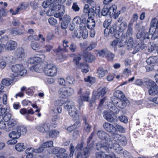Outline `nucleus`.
<instances>
[{
  "label": "nucleus",
  "instance_id": "f257e3e1",
  "mask_svg": "<svg viewBox=\"0 0 158 158\" xmlns=\"http://www.w3.org/2000/svg\"><path fill=\"white\" fill-rule=\"evenodd\" d=\"M97 134L100 139L105 140L103 143L97 144L96 148L98 150L108 152L109 149L113 148L117 153H122L123 150L119 144L112 141L111 140V137L106 132L98 130Z\"/></svg>",
  "mask_w": 158,
  "mask_h": 158
},
{
  "label": "nucleus",
  "instance_id": "f03ea898",
  "mask_svg": "<svg viewBox=\"0 0 158 158\" xmlns=\"http://www.w3.org/2000/svg\"><path fill=\"white\" fill-rule=\"evenodd\" d=\"M64 107L67 110L69 115L73 119L76 120L79 119L78 113L76 108L72 102H66L64 105Z\"/></svg>",
  "mask_w": 158,
  "mask_h": 158
},
{
  "label": "nucleus",
  "instance_id": "7ed1b4c3",
  "mask_svg": "<svg viewBox=\"0 0 158 158\" xmlns=\"http://www.w3.org/2000/svg\"><path fill=\"white\" fill-rule=\"evenodd\" d=\"M11 69L13 73L11 75V77L13 78L18 77L19 76H24L27 73V70L22 64H17L13 65L11 67Z\"/></svg>",
  "mask_w": 158,
  "mask_h": 158
},
{
  "label": "nucleus",
  "instance_id": "20e7f679",
  "mask_svg": "<svg viewBox=\"0 0 158 158\" xmlns=\"http://www.w3.org/2000/svg\"><path fill=\"white\" fill-rule=\"evenodd\" d=\"M84 143L81 142L78 143L76 147V150L77 152V158H87L89 155L90 148L86 147L83 149Z\"/></svg>",
  "mask_w": 158,
  "mask_h": 158
},
{
  "label": "nucleus",
  "instance_id": "39448f33",
  "mask_svg": "<svg viewBox=\"0 0 158 158\" xmlns=\"http://www.w3.org/2000/svg\"><path fill=\"white\" fill-rule=\"evenodd\" d=\"M57 68L53 64H48L47 65L44 69L45 74L49 76L53 77L57 75Z\"/></svg>",
  "mask_w": 158,
  "mask_h": 158
},
{
  "label": "nucleus",
  "instance_id": "423d86ee",
  "mask_svg": "<svg viewBox=\"0 0 158 158\" xmlns=\"http://www.w3.org/2000/svg\"><path fill=\"white\" fill-rule=\"evenodd\" d=\"M58 92L60 96L64 98L72 94L74 92V90L71 87H63L59 89Z\"/></svg>",
  "mask_w": 158,
  "mask_h": 158
},
{
  "label": "nucleus",
  "instance_id": "0eeeda50",
  "mask_svg": "<svg viewBox=\"0 0 158 158\" xmlns=\"http://www.w3.org/2000/svg\"><path fill=\"white\" fill-rule=\"evenodd\" d=\"M147 85L149 87L148 92L150 95H158V87L154 82L151 80H149L147 82Z\"/></svg>",
  "mask_w": 158,
  "mask_h": 158
},
{
  "label": "nucleus",
  "instance_id": "6e6552de",
  "mask_svg": "<svg viewBox=\"0 0 158 158\" xmlns=\"http://www.w3.org/2000/svg\"><path fill=\"white\" fill-rule=\"evenodd\" d=\"M80 28V29L78 31H74V36L78 38L82 36L83 39H86L88 37V31L85 28V25H84L82 27Z\"/></svg>",
  "mask_w": 158,
  "mask_h": 158
},
{
  "label": "nucleus",
  "instance_id": "1a4fd4ad",
  "mask_svg": "<svg viewBox=\"0 0 158 158\" xmlns=\"http://www.w3.org/2000/svg\"><path fill=\"white\" fill-rule=\"evenodd\" d=\"M114 103L119 108L123 109L129 103V101L127 98H125L123 99H117Z\"/></svg>",
  "mask_w": 158,
  "mask_h": 158
},
{
  "label": "nucleus",
  "instance_id": "9d476101",
  "mask_svg": "<svg viewBox=\"0 0 158 158\" xmlns=\"http://www.w3.org/2000/svg\"><path fill=\"white\" fill-rule=\"evenodd\" d=\"M107 91V89L105 88H100L97 90V92H94L93 96H95V99H98L101 97L104 96Z\"/></svg>",
  "mask_w": 158,
  "mask_h": 158
},
{
  "label": "nucleus",
  "instance_id": "9b49d317",
  "mask_svg": "<svg viewBox=\"0 0 158 158\" xmlns=\"http://www.w3.org/2000/svg\"><path fill=\"white\" fill-rule=\"evenodd\" d=\"M103 115L105 119L110 122H114L116 118V116L115 114L111 112L105 111L103 113Z\"/></svg>",
  "mask_w": 158,
  "mask_h": 158
},
{
  "label": "nucleus",
  "instance_id": "f8f14e48",
  "mask_svg": "<svg viewBox=\"0 0 158 158\" xmlns=\"http://www.w3.org/2000/svg\"><path fill=\"white\" fill-rule=\"evenodd\" d=\"M26 56L24 50L22 48H18L15 52V56L17 59H23Z\"/></svg>",
  "mask_w": 158,
  "mask_h": 158
},
{
  "label": "nucleus",
  "instance_id": "ddd939ff",
  "mask_svg": "<svg viewBox=\"0 0 158 158\" xmlns=\"http://www.w3.org/2000/svg\"><path fill=\"white\" fill-rule=\"evenodd\" d=\"M128 40L127 44V48L128 49L131 48L134 49V51L133 52V53H136L139 50V46L138 45L135 47L133 45V38L132 37L128 38Z\"/></svg>",
  "mask_w": 158,
  "mask_h": 158
},
{
  "label": "nucleus",
  "instance_id": "4468645a",
  "mask_svg": "<svg viewBox=\"0 0 158 158\" xmlns=\"http://www.w3.org/2000/svg\"><path fill=\"white\" fill-rule=\"evenodd\" d=\"M150 29H145L142 31H139L137 33L136 36L138 39L142 38L143 39H149V34L148 32L149 31Z\"/></svg>",
  "mask_w": 158,
  "mask_h": 158
},
{
  "label": "nucleus",
  "instance_id": "2eb2a0df",
  "mask_svg": "<svg viewBox=\"0 0 158 158\" xmlns=\"http://www.w3.org/2000/svg\"><path fill=\"white\" fill-rule=\"evenodd\" d=\"M103 127L106 130L111 133H117V130L115 127L108 123H105L103 125Z\"/></svg>",
  "mask_w": 158,
  "mask_h": 158
},
{
  "label": "nucleus",
  "instance_id": "dca6fc26",
  "mask_svg": "<svg viewBox=\"0 0 158 158\" xmlns=\"http://www.w3.org/2000/svg\"><path fill=\"white\" fill-rule=\"evenodd\" d=\"M113 0H104L103 3L105 4L104 7L102 10H116L117 9V6L115 5H112L110 7L108 4L110 2L112 1Z\"/></svg>",
  "mask_w": 158,
  "mask_h": 158
},
{
  "label": "nucleus",
  "instance_id": "f3484780",
  "mask_svg": "<svg viewBox=\"0 0 158 158\" xmlns=\"http://www.w3.org/2000/svg\"><path fill=\"white\" fill-rule=\"evenodd\" d=\"M132 28H128L127 31L126 35L123 36L122 37L123 42V44H125L126 42L127 41L128 38L131 37V36L132 35Z\"/></svg>",
  "mask_w": 158,
  "mask_h": 158
},
{
  "label": "nucleus",
  "instance_id": "a211bd4d",
  "mask_svg": "<svg viewBox=\"0 0 158 158\" xmlns=\"http://www.w3.org/2000/svg\"><path fill=\"white\" fill-rule=\"evenodd\" d=\"M123 40L122 38H121L120 40L119 41L118 39L114 40L111 43V45L112 47L114 48V49L116 48L117 46L118 47H121L123 46L125 44H123Z\"/></svg>",
  "mask_w": 158,
  "mask_h": 158
},
{
  "label": "nucleus",
  "instance_id": "6ab92c4d",
  "mask_svg": "<svg viewBox=\"0 0 158 158\" xmlns=\"http://www.w3.org/2000/svg\"><path fill=\"white\" fill-rule=\"evenodd\" d=\"M17 46V44L14 41H10L7 43L5 45L6 49L9 50L14 49Z\"/></svg>",
  "mask_w": 158,
  "mask_h": 158
},
{
  "label": "nucleus",
  "instance_id": "aec40b11",
  "mask_svg": "<svg viewBox=\"0 0 158 158\" xmlns=\"http://www.w3.org/2000/svg\"><path fill=\"white\" fill-rule=\"evenodd\" d=\"M91 18H88L87 21V27L90 29H93L95 25V20L93 18H92L91 16Z\"/></svg>",
  "mask_w": 158,
  "mask_h": 158
},
{
  "label": "nucleus",
  "instance_id": "412c9836",
  "mask_svg": "<svg viewBox=\"0 0 158 158\" xmlns=\"http://www.w3.org/2000/svg\"><path fill=\"white\" fill-rule=\"evenodd\" d=\"M8 136L11 139H18L20 137V132H19L17 129L15 131L10 132L8 135Z\"/></svg>",
  "mask_w": 158,
  "mask_h": 158
},
{
  "label": "nucleus",
  "instance_id": "4be33fe9",
  "mask_svg": "<svg viewBox=\"0 0 158 158\" xmlns=\"http://www.w3.org/2000/svg\"><path fill=\"white\" fill-rule=\"evenodd\" d=\"M90 94L89 92L86 93L85 95L80 96L78 98L79 102L81 105L83 101H88L89 100V95Z\"/></svg>",
  "mask_w": 158,
  "mask_h": 158
},
{
  "label": "nucleus",
  "instance_id": "5701e85b",
  "mask_svg": "<svg viewBox=\"0 0 158 158\" xmlns=\"http://www.w3.org/2000/svg\"><path fill=\"white\" fill-rule=\"evenodd\" d=\"M157 58L156 56L151 57L147 60V63L148 64L152 65V66H154L157 62Z\"/></svg>",
  "mask_w": 158,
  "mask_h": 158
},
{
  "label": "nucleus",
  "instance_id": "b1692460",
  "mask_svg": "<svg viewBox=\"0 0 158 158\" xmlns=\"http://www.w3.org/2000/svg\"><path fill=\"white\" fill-rule=\"evenodd\" d=\"M108 73V71L105 69H104L102 68H99L97 70V73L98 74V77L100 78L103 77L105 74Z\"/></svg>",
  "mask_w": 158,
  "mask_h": 158
},
{
  "label": "nucleus",
  "instance_id": "393cba45",
  "mask_svg": "<svg viewBox=\"0 0 158 158\" xmlns=\"http://www.w3.org/2000/svg\"><path fill=\"white\" fill-rule=\"evenodd\" d=\"M114 95L115 97L118 98L117 99H123L126 98L123 92L120 90L115 91L114 93Z\"/></svg>",
  "mask_w": 158,
  "mask_h": 158
},
{
  "label": "nucleus",
  "instance_id": "a878e982",
  "mask_svg": "<svg viewBox=\"0 0 158 158\" xmlns=\"http://www.w3.org/2000/svg\"><path fill=\"white\" fill-rule=\"evenodd\" d=\"M17 123L16 120L14 118H11L7 122V125L8 128H9L10 131L11 129L17 124Z\"/></svg>",
  "mask_w": 158,
  "mask_h": 158
},
{
  "label": "nucleus",
  "instance_id": "bb28decb",
  "mask_svg": "<svg viewBox=\"0 0 158 158\" xmlns=\"http://www.w3.org/2000/svg\"><path fill=\"white\" fill-rule=\"evenodd\" d=\"M26 147L23 143H19L17 144L15 146V149L19 152L23 151L26 148Z\"/></svg>",
  "mask_w": 158,
  "mask_h": 158
},
{
  "label": "nucleus",
  "instance_id": "cd10ccee",
  "mask_svg": "<svg viewBox=\"0 0 158 158\" xmlns=\"http://www.w3.org/2000/svg\"><path fill=\"white\" fill-rule=\"evenodd\" d=\"M31 48L34 50L37 51L39 50L41 48L40 43L37 42H32L30 44Z\"/></svg>",
  "mask_w": 158,
  "mask_h": 158
},
{
  "label": "nucleus",
  "instance_id": "c85d7f7f",
  "mask_svg": "<svg viewBox=\"0 0 158 158\" xmlns=\"http://www.w3.org/2000/svg\"><path fill=\"white\" fill-rule=\"evenodd\" d=\"M79 67L81 69V71L83 73H86L89 71L88 65L86 64L81 63Z\"/></svg>",
  "mask_w": 158,
  "mask_h": 158
},
{
  "label": "nucleus",
  "instance_id": "c756f323",
  "mask_svg": "<svg viewBox=\"0 0 158 158\" xmlns=\"http://www.w3.org/2000/svg\"><path fill=\"white\" fill-rule=\"evenodd\" d=\"M95 59V56L90 53H88L85 57V59L86 61L88 62H91Z\"/></svg>",
  "mask_w": 158,
  "mask_h": 158
},
{
  "label": "nucleus",
  "instance_id": "7c9ffc66",
  "mask_svg": "<svg viewBox=\"0 0 158 158\" xmlns=\"http://www.w3.org/2000/svg\"><path fill=\"white\" fill-rule=\"evenodd\" d=\"M108 50L106 48H104L103 49L99 51L98 52V55L99 56H102L106 57L108 53Z\"/></svg>",
  "mask_w": 158,
  "mask_h": 158
},
{
  "label": "nucleus",
  "instance_id": "2f4dec72",
  "mask_svg": "<svg viewBox=\"0 0 158 158\" xmlns=\"http://www.w3.org/2000/svg\"><path fill=\"white\" fill-rule=\"evenodd\" d=\"M43 66L41 65V63L35 64L33 66L34 70L37 72H40V70L43 69Z\"/></svg>",
  "mask_w": 158,
  "mask_h": 158
},
{
  "label": "nucleus",
  "instance_id": "473e14b6",
  "mask_svg": "<svg viewBox=\"0 0 158 158\" xmlns=\"http://www.w3.org/2000/svg\"><path fill=\"white\" fill-rule=\"evenodd\" d=\"M0 129L6 131H10V129L8 128L5 122L3 121H0Z\"/></svg>",
  "mask_w": 158,
  "mask_h": 158
},
{
  "label": "nucleus",
  "instance_id": "72a5a7b5",
  "mask_svg": "<svg viewBox=\"0 0 158 158\" xmlns=\"http://www.w3.org/2000/svg\"><path fill=\"white\" fill-rule=\"evenodd\" d=\"M120 14V10H111L110 12L109 15L110 17L113 16L114 18L116 19Z\"/></svg>",
  "mask_w": 158,
  "mask_h": 158
},
{
  "label": "nucleus",
  "instance_id": "f704fd0d",
  "mask_svg": "<svg viewBox=\"0 0 158 158\" xmlns=\"http://www.w3.org/2000/svg\"><path fill=\"white\" fill-rule=\"evenodd\" d=\"M84 120L85 121V124L84 127V130L86 132H89L90 131L91 127L87 123L85 118H84Z\"/></svg>",
  "mask_w": 158,
  "mask_h": 158
},
{
  "label": "nucleus",
  "instance_id": "c9c22d12",
  "mask_svg": "<svg viewBox=\"0 0 158 158\" xmlns=\"http://www.w3.org/2000/svg\"><path fill=\"white\" fill-rule=\"evenodd\" d=\"M73 23L74 24H79V27H82L81 26H84L83 24H81V20L79 17L77 16L74 18L73 20Z\"/></svg>",
  "mask_w": 158,
  "mask_h": 158
},
{
  "label": "nucleus",
  "instance_id": "e433bc0d",
  "mask_svg": "<svg viewBox=\"0 0 158 158\" xmlns=\"http://www.w3.org/2000/svg\"><path fill=\"white\" fill-rule=\"evenodd\" d=\"M65 102V101L63 99H57L54 102V105L56 106H60Z\"/></svg>",
  "mask_w": 158,
  "mask_h": 158
},
{
  "label": "nucleus",
  "instance_id": "4c0bfd02",
  "mask_svg": "<svg viewBox=\"0 0 158 158\" xmlns=\"http://www.w3.org/2000/svg\"><path fill=\"white\" fill-rule=\"evenodd\" d=\"M44 127V130L42 131H45V132H47L49 131L50 128V125L49 123L48 122H46L43 124H42Z\"/></svg>",
  "mask_w": 158,
  "mask_h": 158
},
{
  "label": "nucleus",
  "instance_id": "58836bf2",
  "mask_svg": "<svg viewBox=\"0 0 158 158\" xmlns=\"http://www.w3.org/2000/svg\"><path fill=\"white\" fill-rule=\"evenodd\" d=\"M64 11L63 10L59 12H55L54 11V14L53 15L56 18H59L60 20H62V18L61 17L64 14Z\"/></svg>",
  "mask_w": 158,
  "mask_h": 158
},
{
  "label": "nucleus",
  "instance_id": "ea45409f",
  "mask_svg": "<svg viewBox=\"0 0 158 158\" xmlns=\"http://www.w3.org/2000/svg\"><path fill=\"white\" fill-rule=\"evenodd\" d=\"M148 50L149 52H152L154 51L155 52H156V51L157 53L158 47L155 44H152L149 47Z\"/></svg>",
  "mask_w": 158,
  "mask_h": 158
},
{
  "label": "nucleus",
  "instance_id": "a19ab883",
  "mask_svg": "<svg viewBox=\"0 0 158 158\" xmlns=\"http://www.w3.org/2000/svg\"><path fill=\"white\" fill-rule=\"evenodd\" d=\"M98 15L99 17H100L102 15L105 16L109 15L110 10H97Z\"/></svg>",
  "mask_w": 158,
  "mask_h": 158
},
{
  "label": "nucleus",
  "instance_id": "79ce46f5",
  "mask_svg": "<svg viewBox=\"0 0 158 158\" xmlns=\"http://www.w3.org/2000/svg\"><path fill=\"white\" fill-rule=\"evenodd\" d=\"M66 81L69 84H73L75 81V78L73 76H67L66 78Z\"/></svg>",
  "mask_w": 158,
  "mask_h": 158
},
{
  "label": "nucleus",
  "instance_id": "37998d69",
  "mask_svg": "<svg viewBox=\"0 0 158 158\" xmlns=\"http://www.w3.org/2000/svg\"><path fill=\"white\" fill-rule=\"evenodd\" d=\"M49 135L51 138H55L59 135V132L56 130L51 131L49 132Z\"/></svg>",
  "mask_w": 158,
  "mask_h": 158
},
{
  "label": "nucleus",
  "instance_id": "c03bdc74",
  "mask_svg": "<svg viewBox=\"0 0 158 158\" xmlns=\"http://www.w3.org/2000/svg\"><path fill=\"white\" fill-rule=\"evenodd\" d=\"M85 81L86 82H88L91 84H93L95 81V79L94 77H91L90 76H88L87 78H85Z\"/></svg>",
  "mask_w": 158,
  "mask_h": 158
},
{
  "label": "nucleus",
  "instance_id": "a18cd8bd",
  "mask_svg": "<svg viewBox=\"0 0 158 158\" xmlns=\"http://www.w3.org/2000/svg\"><path fill=\"white\" fill-rule=\"evenodd\" d=\"M118 142L123 145H125L127 144V140L125 137L123 135H121Z\"/></svg>",
  "mask_w": 158,
  "mask_h": 158
},
{
  "label": "nucleus",
  "instance_id": "49530a36",
  "mask_svg": "<svg viewBox=\"0 0 158 158\" xmlns=\"http://www.w3.org/2000/svg\"><path fill=\"white\" fill-rule=\"evenodd\" d=\"M18 131L20 132V135L21 134H24L27 132L26 128L24 126H20L17 128Z\"/></svg>",
  "mask_w": 158,
  "mask_h": 158
},
{
  "label": "nucleus",
  "instance_id": "de8ad7c7",
  "mask_svg": "<svg viewBox=\"0 0 158 158\" xmlns=\"http://www.w3.org/2000/svg\"><path fill=\"white\" fill-rule=\"evenodd\" d=\"M127 23L126 22H123L120 23L119 27L120 31H124L127 28Z\"/></svg>",
  "mask_w": 158,
  "mask_h": 158
},
{
  "label": "nucleus",
  "instance_id": "09e8293b",
  "mask_svg": "<svg viewBox=\"0 0 158 158\" xmlns=\"http://www.w3.org/2000/svg\"><path fill=\"white\" fill-rule=\"evenodd\" d=\"M112 136L113 137V138L114 140V141L115 142V143H117L116 142H118L120 137L121 135H119L118 134H117L116 133H112Z\"/></svg>",
  "mask_w": 158,
  "mask_h": 158
},
{
  "label": "nucleus",
  "instance_id": "8fccbe9b",
  "mask_svg": "<svg viewBox=\"0 0 158 158\" xmlns=\"http://www.w3.org/2000/svg\"><path fill=\"white\" fill-rule=\"evenodd\" d=\"M48 22L51 25L54 26L56 25L57 23V21L53 18H50L48 19Z\"/></svg>",
  "mask_w": 158,
  "mask_h": 158
},
{
  "label": "nucleus",
  "instance_id": "3c124183",
  "mask_svg": "<svg viewBox=\"0 0 158 158\" xmlns=\"http://www.w3.org/2000/svg\"><path fill=\"white\" fill-rule=\"evenodd\" d=\"M11 114L10 113H7L3 117L4 120L5 122H8L11 118Z\"/></svg>",
  "mask_w": 158,
  "mask_h": 158
},
{
  "label": "nucleus",
  "instance_id": "603ef678",
  "mask_svg": "<svg viewBox=\"0 0 158 158\" xmlns=\"http://www.w3.org/2000/svg\"><path fill=\"white\" fill-rule=\"evenodd\" d=\"M44 148L50 147L53 146V142L52 141H49L43 143V144Z\"/></svg>",
  "mask_w": 158,
  "mask_h": 158
},
{
  "label": "nucleus",
  "instance_id": "864d4df0",
  "mask_svg": "<svg viewBox=\"0 0 158 158\" xmlns=\"http://www.w3.org/2000/svg\"><path fill=\"white\" fill-rule=\"evenodd\" d=\"M114 127L117 130H117L121 132H124V129L121 126L118 124H116Z\"/></svg>",
  "mask_w": 158,
  "mask_h": 158
},
{
  "label": "nucleus",
  "instance_id": "5fc2aeb1",
  "mask_svg": "<svg viewBox=\"0 0 158 158\" xmlns=\"http://www.w3.org/2000/svg\"><path fill=\"white\" fill-rule=\"evenodd\" d=\"M94 134V133L93 132L91 133V135L89 137V138H88L87 141V147H88V148H90V150L91 149H92V145H90V144H89L93 138Z\"/></svg>",
  "mask_w": 158,
  "mask_h": 158
},
{
  "label": "nucleus",
  "instance_id": "6e6d98bb",
  "mask_svg": "<svg viewBox=\"0 0 158 158\" xmlns=\"http://www.w3.org/2000/svg\"><path fill=\"white\" fill-rule=\"evenodd\" d=\"M97 45V44L95 42H92L90 44L87 48V49L88 51H90L95 48Z\"/></svg>",
  "mask_w": 158,
  "mask_h": 158
},
{
  "label": "nucleus",
  "instance_id": "4d7b16f0",
  "mask_svg": "<svg viewBox=\"0 0 158 158\" xmlns=\"http://www.w3.org/2000/svg\"><path fill=\"white\" fill-rule=\"evenodd\" d=\"M8 40V37L7 36H5L4 37L0 39V42L1 43V44H3L4 45H5L6 44L7 41Z\"/></svg>",
  "mask_w": 158,
  "mask_h": 158
},
{
  "label": "nucleus",
  "instance_id": "13d9d810",
  "mask_svg": "<svg viewBox=\"0 0 158 158\" xmlns=\"http://www.w3.org/2000/svg\"><path fill=\"white\" fill-rule=\"evenodd\" d=\"M54 158H69V157L67 154L64 153L62 155H57L54 157Z\"/></svg>",
  "mask_w": 158,
  "mask_h": 158
},
{
  "label": "nucleus",
  "instance_id": "bf43d9fd",
  "mask_svg": "<svg viewBox=\"0 0 158 158\" xmlns=\"http://www.w3.org/2000/svg\"><path fill=\"white\" fill-rule=\"evenodd\" d=\"M110 110V112L113 113L114 114V113L117 114L119 111V109L114 106L111 107Z\"/></svg>",
  "mask_w": 158,
  "mask_h": 158
},
{
  "label": "nucleus",
  "instance_id": "052dcab7",
  "mask_svg": "<svg viewBox=\"0 0 158 158\" xmlns=\"http://www.w3.org/2000/svg\"><path fill=\"white\" fill-rule=\"evenodd\" d=\"M35 128L37 130V131H39V132L42 133H45V131H42V130H44V127L42 125V124H40L38 125H37L35 127Z\"/></svg>",
  "mask_w": 158,
  "mask_h": 158
},
{
  "label": "nucleus",
  "instance_id": "680f3d73",
  "mask_svg": "<svg viewBox=\"0 0 158 158\" xmlns=\"http://www.w3.org/2000/svg\"><path fill=\"white\" fill-rule=\"evenodd\" d=\"M114 55L108 51V53L106 57L108 60H112L114 57Z\"/></svg>",
  "mask_w": 158,
  "mask_h": 158
},
{
  "label": "nucleus",
  "instance_id": "e2e57ef3",
  "mask_svg": "<svg viewBox=\"0 0 158 158\" xmlns=\"http://www.w3.org/2000/svg\"><path fill=\"white\" fill-rule=\"evenodd\" d=\"M118 119L120 121L125 123H126L128 121L127 118L126 116L123 115L119 116Z\"/></svg>",
  "mask_w": 158,
  "mask_h": 158
},
{
  "label": "nucleus",
  "instance_id": "0e129e2a",
  "mask_svg": "<svg viewBox=\"0 0 158 158\" xmlns=\"http://www.w3.org/2000/svg\"><path fill=\"white\" fill-rule=\"evenodd\" d=\"M44 148L42 144L40 145L39 148L35 149V153H40L43 151Z\"/></svg>",
  "mask_w": 158,
  "mask_h": 158
},
{
  "label": "nucleus",
  "instance_id": "69168bd1",
  "mask_svg": "<svg viewBox=\"0 0 158 158\" xmlns=\"http://www.w3.org/2000/svg\"><path fill=\"white\" fill-rule=\"evenodd\" d=\"M60 119V117L57 115L54 116L52 118V123L55 125L57 121Z\"/></svg>",
  "mask_w": 158,
  "mask_h": 158
},
{
  "label": "nucleus",
  "instance_id": "338daca9",
  "mask_svg": "<svg viewBox=\"0 0 158 158\" xmlns=\"http://www.w3.org/2000/svg\"><path fill=\"white\" fill-rule=\"evenodd\" d=\"M51 4H52L51 1L50 2L48 0H47L43 2V6L44 8H46Z\"/></svg>",
  "mask_w": 158,
  "mask_h": 158
},
{
  "label": "nucleus",
  "instance_id": "774afa93",
  "mask_svg": "<svg viewBox=\"0 0 158 158\" xmlns=\"http://www.w3.org/2000/svg\"><path fill=\"white\" fill-rule=\"evenodd\" d=\"M76 48L77 47L76 45L73 43H72L71 44L69 48L70 50L72 52H75Z\"/></svg>",
  "mask_w": 158,
  "mask_h": 158
}]
</instances>
